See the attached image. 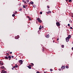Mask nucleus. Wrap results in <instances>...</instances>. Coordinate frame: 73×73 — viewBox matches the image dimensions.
I'll list each match as a JSON object with an SVG mask.
<instances>
[{"label": "nucleus", "mask_w": 73, "mask_h": 73, "mask_svg": "<svg viewBox=\"0 0 73 73\" xmlns=\"http://www.w3.org/2000/svg\"><path fill=\"white\" fill-rule=\"evenodd\" d=\"M17 38L18 39V38H19V37H17Z\"/></svg>", "instance_id": "59"}, {"label": "nucleus", "mask_w": 73, "mask_h": 73, "mask_svg": "<svg viewBox=\"0 0 73 73\" xmlns=\"http://www.w3.org/2000/svg\"><path fill=\"white\" fill-rule=\"evenodd\" d=\"M1 73H4V70H2Z\"/></svg>", "instance_id": "19"}, {"label": "nucleus", "mask_w": 73, "mask_h": 73, "mask_svg": "<svg viewBox=\"0 0 73 73\" xmlns=\"http://www.w3.org/2000/svg\"><path fill=\"white\" fill-rule=\"evenodd\" d=\"M72 43H73V42H72Z\"/></svg>", "instance_id": "61"}, {"label": "nucleus", "mask_w": 73, "mask_h": 73, "mask_svg": "<svg viewBox=\"0 0 73 73\" xmlns=\"http://www.w3.org/2000/svg\"><path fill=\"white\" fill-rule=\"evenodd\" d=\"M29 66H30V67L31 66H32V65H29Z\"/></svg>", "instance_id": "46"}, {"label": "nucleus", "mask_w": 73, "mask_h": 73, "mask_svg": "<svg viewBox=\"0 0 73 73\" xmlns=\"http://www.w3.org/2000/svg\"><path fill=\"white\" fill-rule=\"evenodd\" d=\"M25 1V0H23L22 1L23 2H24Z\"/></svg>", "instance_id": "41"}, {"label": "nucleus", "mask_w": 73, "mask_h": 73, "mask_svg": "<svg viewBox=\"0 0 73 73\" xmlns=\"http://www.w3.org/2000/svg\"><path fill=\"white\" fill-rule=\"evenodd\" d=\"M42 52H44V48L42 49Z\"/></svg>", "instance_id": "32"}, {"label": "nucleus", "mask_w": 73, "mask_h": 73, "mask_svg": "<svg viewBox=\"0 0 73 73\" xmlns=\"http://www.w3.org/2000/svg\"><path fill=\"white\" fill-rule=\"evenodd\" d=\"M42 12L41 11L40 12V15H42Z\"/></svg>", "instance_id": "25"}, {"label": "nucleus", "mask_w": 73, "mask_h": 73, "mask_svg": "<svg viewBox=\"0 0 73 73\" xmlns=\"http://www.w3.org/2000/svg\"><path fill=\"white\" fill-rule=\"evenodd\" d=\"M68 0H66V1H68Z\"/></svg>", "instance_id": "52"}, {"label": "nucleus", "mask_w": 73, "mask_h": 73, "mask_svg": "<svg viewBox=\"0 0 73 73\" xmlns=\"http://www.w3.org/2000/svg\"><path fill=\"white\" fill-rule=\"evenodd\" d=\"M19 37V36H16V37H15V38H16V37Z\"/></svg>", "instance_id": "45"}, {"label": "nucleus", "mask_w": 73, "mask_h": 73, "mask_svg": "<svg viewBox=\"0 0 73 73\" xmlns=\"http://www.w3.org/2000/svg\"><path fill=\"white\" fill-rule=\"evenodd\" d=\"M49 11V9H48Z\"/></svg>", "instance_id": "60"}, {"label": "nucleus", "mask_w": 73, "mask_h": 73, "mask_svg": "<svg viewBox=\"0 0 73 73\" xmlns=\"http://www.w3.org/2000/svg\"><path fill=\"white\" fill-rule=\"evenodd\" d=\"M72 0H69L68 1L69 2H71L72 1Z\"/></svg>", "instance_id": "26"}, {"label": "nucleus", "mask_w": 73, "mask_h": 73, "mask_svg": "<svg viewBox=\"0 0 73 73\" xmlns=\"http://www.w3.org/2000/svg\"><path fill=\"white\" fill-rule=\"evenodd\" d=\"M17 11H15V14H17Z\"/></svg>", "instance_id": "30"}, {"label": "nucleus", "mask_w": 73, "mask_h": 73, "mask_svg": "<svg viewBox=\"0 0 73 73\" xmlns=\"http://www.w3.org/2000/svg\"><path fill=\"white\" fill-rule=\"evenodd\" d=\"M11 58H14V56H12Z\"/></svg>", "instance_id": "36"}, {"label": "nucleus", "mask_w": 73, "mask_h": 73, "mask_svg": "<svg viewBox=\"0 0 73 73\" xmlns=\"http://www.w3.org/2000/svg\"><path fill=\"white\" fill-rule=\"evenodd\" d=\"M28 17V18H30L29 17V16H28V17Z\"/></svg>", "instance_id": "49"}, {"label": "nucleus", "mask_w": 73, "mask_h": 73, "mask_svg": "<svg viewBox=\"0 0 73 73\" xmlns=\"http://www.w3.org/2000/svg\"><path fill=\"white\" fill-rule=\"evenodd\" d=\"M24 3H25V4H27V2H26V1H25L24 2Z\"/></svg>", "instance_id": "42"}, {"label": "nucleus", "mask_w": 73, "mask_h": 73, "mask_svg": "<svg viewBox=\"0 0 73 73\" xmlns=\"http://www.w3.org/2000/svg\"><path fill=\"white\" fill-rule=\"evenodd\" d=\"M57 41H58V38L57 39Z\"/></svg>", "instance_id": "50"}, {"label": "nucleus", "mask_w": 73, "mask_h": 73, "mask_svg": "<svg viewBox=\"0 0 73 73\" xmlns=\"http://www.w3.org/2000/svg\"><path fill=\"white\" fill-rule=\"evenodd\" d=\"M16 68V66H14L13 67V68Z\"/></svg>", "instance_id": "37"}, {"label": "nucleus", "mask_w": 73, "mask_h": 73, "mask_svg": "<svg viewBox=\"0 0 73 73\" xmlns=\"http://www.w3.org/2000/svg\"><path fill=\"white\" fill-rule=\"evenodd\" d=\"M47 8H49V6H47Z\"/></svg>", "instance_id": "31"}, {"label": "nucleus", "mask_w": 73, "mask_h": 73, "mask_svg": "<svg viewBox=\"0 0 73 73\" xmlns=\"http://www.w3.org/2000/svg\"><path fill=\"white\" fill-rule=\"evenodd\" d=\"M41 28H44V27H43V26H42V27H41Z\"/></svg>", "instance_id": "43"}, {"label": "nucleus", "mask_w": 73, "mask_h": 73, "mask_svg": "<svg viewBox=\"0 0 73 73\" xmlns=\"http://www.w3.org/2000/svg\"><path fill=\"white\" fill-rule=\"evenodd\" d=\"M23 8H25V5H23Z\"/></svg>", "instance_id": "20"}, {"label": "nucleus", "mask_w": 73, "mask_h": 73, "mask_svg": "<svg viewBox=\"0 0 73 73\" xmlns=\"http://www.w3.org/2000/svg\"><path fill=\"white\" fill-rule=\"evenodd\" d=\"M46 13H47V14H49V12H47Z\"/></svg>", "instance_id": "39"}, {"label": "nucleus", "mask_w": 73, "mask_h": 73, "mask_svg": "<svg viewBox=\"0 0 73 73\" xmlns=\"http://www.w3.org/2000/svg\"><path fill=\"white\" fill-rule=\"evenodd\" d=\"M72 50H73V47L72 48Z\"/></svg>", "instance_id": "51"}, {"label": "nucleus", "mask_w": 73, "mask_h": 73, "mask_svg": "<svg viewBox=\"0 0 73 73\" xmlns=\"http://www.w3.org/2000/svg\"><path fill=\"white\" fill-rule=\"evenodd\" d=\"M9 60H11V58H9Z\"/></svg>", "instance_id": "55"}, {"label": "nucleus", "mask_w": 73, "mask_h": 73, "mask_svg": "<svg viewBox=\"0 0 73 73\" xmlns=\"http://www.w3.org/2000/svg\"><path fill=\"white\" fill-rule=\"evenodd\" d=\"M69 38H68V37L66 38V42H68V41H69Z\"/></svg>", "instance_id": "5"}, {"label": "nucleus", "mask_w": 73, "mask_h": 73, "mask_svg": "<svg viewBox=\"0 0 73 73\" xmlns=\"http://www.w3.org/2000/svg\"><path fill=\"white\" fill-rule=\"evenodd\" d=\"M29 0H27V3H28V2H29Z\"/></svg>", "instance_id": "29"}, {"label": "nucleus", "mask_w": 73, "mask_h": 73, "mask_svg": "<svg viewBox=\"0 0 73 73\" xmlns=\"http://www.w3.org/2000/svg\"><path fill=\"white\" fill-rule=\"evenodd\" d=\"M31 4H33V2L32 1L31 2Z\"/></svg>", "instance_id": "18"}, {"label": "nucleus", "mask_w": 73, "mask_h": 73, "mask_svg": "<svg viewBox=\"0 0 73 73\" xmlns=\"http://www.w3.org/2000/svg\"><path fill=\"white\" fill-rule=\"evenodd\" d=\"M53 42H54V40H53Z\"/></svg>", "instance_id": "53"}, {"label": "nucleus", "mask_w": 73, "mask_h": 73, "mask_svg": "<svg viewBox=\"0 0 73 73\" xmlns=\"http://www.w3.org/2000/svg\"><path fill=\"white\" fill-rule=\"evenodd\" d=\"M45 36L46 38H49V34H48L46 35Z\"/></svg>", "instance_id": "6"}, {"label": "nucleus", "mask_w": 73, "mask_h": 73, "mask_svg": "<svg viewBox=\"0 0 73 73\" xmlns=\"http://www.w3.org/2000/svg\"><path fill=\"white\" fill-rule=\"evenodd\" d=\"M66 68L67 69H68V68H69V67L68 66H66Z\"/></svg>", "instance_id": "11"}, {"label": "nucleus", "mask_w": 73, "mask_h": 73, "mask_svg": "<svg viewBox=\"0 0 73 73\" xmlns=\"http://www.w3.org/2000/svg\"><path fill=\"white\" fill-rule=\"evenodd\" d=\"M27 67H28V68L29 69H31V67H30L29 66H28Z\"/></svg>", "instance_id": "14"}, {"label": "nucleus", "mask_w": 73, "mask_h": 73, "mask_svg": "<svg viewBox=\"0 0 73 73\" xmlns=\"http://www.w3.org/2000/svg\"><path fill=\"white\" fill-rule=\"evenodd\" d=\"M12 52H10V54H12Z\"/></svg>", "instance_id": "44"}, {"label": "nucleus", "mask_w": 73, "mask_h": 73, "mask_svg": "<svg viewBox=\"0 0 73 73\" xmlns=\"http://www.w3.org/2000/svg\"><path fill=\"white\" fill-rule=\"evenodd\" d=\"M68 27H69V26H70V24H68Z\"/></svg>", "instance_id": "33"}, {"label": "nucleus", "mask_w": 73, "mask_h": 73, "mask_svg": "<svg viewBox=\"0 0 73 73\" xmlns=\"http://www.w3.org/2000/svg\"><path fill=\"white\" fill-rule=\"evenodd\" d=\"M26 7H27V5H26Z\"/></svg>", "instance_id": "58"}, {"label": "nucleus", "mask_w": 73, "mask_h": 73, "mask_svg": "<svg viewBox=\"0 0 73 73\" xmlns=\"http://www.w3.org/2000/svg\"><path fill=\"white\" fill-rule=\"evenodd\" d=\"M37 21H38L39 23H41L42 21L40 20V19L39 18H37Z\"/></svg>", "instance_id": "2"}, {"label": "nucleus", "mask_w": 73, "mask_h": 73, "mask_svg": "<svg viewBox=\"0 0 73 73\" xmlns=\"http://www.w3.org/2000/svg\"><path fill=\"white\" fill-rule=\"evenodd\" d=\"M62 47L63 48H64V45H62Z\"/></svg>", "instance_id": "17"}, {"label": "nucleus", "mask_w": 73, "mask_h": 73, "mask_svg": "<svg viewBox=\"0 0 73 73\" xmlns=\"http://www.w3.org/2000/svg\"><path fill=\"white\" fill-rule=\"evenodd\" d=\"M48 12L49 13H51L52 12L51 11H49Z\"/></svg>", "instance_id": "38"}, {"label": "nucleus", "mask_w": 73, "mask_h": 73, "mask_svg": "<svg viewBox=\"0 0 73 73\" xmlns=\"http://www.w3.org/2000/svg\"><path fill=\"white\" fill-rule=\"evenodd\" d=\"M6 54V56H9V53H7Z\"/></svg>", "instance_id": "12"}, {"label": "nucleus", "mask_w": 73, "mask_h": 73, "mask_svg": "<svg viewBox=\"0 0 73 73\" xmlns=\"http://www.w3.org/2000/svg\"><path fill=\"white\" fill-rule=\"evenodd\" d=\"M61 68L62 70H63V69H65V66L63 65L61 67Z\"/></svg>", "instance_id": "1"}, {"label": "nucleus", "mask_w": 73, "mask_h": 73, "mask_svg": "<svg viewBox=\"0 0 73 73\" xmlns=\"http://www.w3.org/2000/svg\"><path fill=\"white\" fill-rule=\"evenodd\" d=\"M40 73V72H38V71L36 72V73Z\"/></svg>", "instance_id": "35"}, {"label": "nucleus", "mask_w": 73, "mask_h": 73, "mask_svg": "<svg viewBox=\"0 0 73 73\" xmlns=\"http://www.w3.org/2000/svg\"><path fill=\"white\" fill-rule=\"evenodd\" d=\"M9 58H11V56H8Z\"/></svg>", "instance_id": "22"}, {"label": "nucleus", "mask_w": 73, "mask_h": 73, "mask_svg": "<svg viewBox=\"0 0 73 73\" xmlns=\"http://www.w3.org/2000/svg\"><path fill=\"white\" fill-rule=\"evenodd\" d=\"M22 11V9L21 8L19 10V11Z\"/></svg>", "instance_id": "24"}, {"label": "nucleus", "mask_w": 73, "mask_h": 73, "mask_svg": "<svg viewBox=\"0 0 73 73\" xmlns=\"http://www.w3.org/2000/svg\"><path fill=\"white\" fill-rule=\"evenodd\" d=\"M3 70L4 71V73H7V71H5V70Z\"/></svg>", "instance_id": "13"}, {"label": "nucleus", "mask_w": 73, "mask_h": 73, "mask_svg": "<svg viewBox=\"0 0 73 73\" xmlns=\"http://www.w3.org/2000/svg\"><path fill=\"white\" fill-rule=\"evenodd\" d=\"M40 27H41V26L40 25Z\"/></svg>", "instance_id": "56"}, {"label": "nucleus", "mask_w": 73, "mask_h": 73, "mask_svg": "<svg viewBox=\"0 0 73 73\" xmlns=\"http://www.w3.org/2000/svg\"><path fill=\"white\" fill-rule=\"evenodd\" d=\"M19 62L20 64H23V60H19Z\"/></svg>", "instance_id": "4"}, {"label": "nucleus", "mask_w": 73, "mask_h": 73, "mask_svg": "<svg viewBox=\"0 0 73 73\" xmlns=\"http://www.w3.org/2000/svg\"><path fill=\"white\" fill-rule=\"evenodd\" d=\"M39 29H40V30H41V27H39Z\"/></svg>", "instance_id": "27"}, {"label": "nucleus", "mask_w": 73, "mask_h": 73, "mask_svg": "<svg viewBox=\"0 0 73 73\" xmlns=\"http://www.w3.org/2000/svg\"><path fill=\"white\" fill-rule=\"evenodd\" d=\"M5 59H7V60H8V58L7 56H5Z\"/></svg>", "instance_id": "9"}, {"label": "nucleus", "mask_w": 73, "mask_h": 73, "mask_svg": "<svg viewBox=\"0 0 73 73\" xmlns=\"http://www.w3.org/2000/svg\"><path fill=\"white\" fill-rule=\"evenodd\" d=\"M1 68L2 69H3L4 68V66H2V67H1Z\"/></svg>", "instance_id": "10"}, {"label": "nucleus", "mask_w": 73, "mask_h": 73, "mask_svg": "<svg viewBox=\"0 0 73 73\" xmlns=\"http://www.w3.org/2000/svg\"><path fill=\"white\" fill-rule=\"evenodd\" d=\"M12 70H13V69H14V68H12Z\"/></svg>", "instance_id": "47"}, {"label": "nucleus", "mask_w": 73, "mask_h": 73, "mask_svg": "<svg viewBox=\"0 0 73 73\" xmlns=\"http://www.w3.org/2000/svg\"><path fill=\"white\" fill-rule=\"evenodd\" d=\"M33 7L34 8H36V5H33Z\"/></svg>", "instance_id": "21"}, {"label": "nucleus", "mask_w": 73, "mask_h": 73, "mask_svg": "<svg viewBox=\"0 0 73 73\" xmlns=\"http://www.w3.org/2000/svg\"><path fill=\"white\" fill-rule=\"evenodd\" d=\"M71 35H69V36H68V37H67V38H69V39H70V38H71Z\"/></svg>", "instance_id": "7"}, {"label": "nucleus", "mask_w": 73, "mask_h": 73, "mask_svg": "<svg viewBox=\"0 0 73 73\" xmlns=\"http://www.w3.org/2000/svg\"><path fill=\"white\" fill-rule=\"evenodd\" d=\"M50 71H51V72H52V71H53V70H52V69H50Z\"/></svg>", "instance_id": "23"}, {"label": "nucleus", "mask_w": 73, "mask_h": 73, "mask_svg": "<svg viewBox=\"0 0 73 73\" xmlns=\"http://www.w3.org/2000/svg\"><path fill=\"white\" fill-rule=\"evenodd\" d=\"M3 66V63L1 62V61H0V65Z\"/></svg>", "instance_id": "8"}, {"label": "nucleus", "mask_w": 73, "mask_h": 73, "mask_svg": "<svg viewBox=\"0 0 73 73\" xmlns=\"http://www.w3.org/2000/svg\"><path fill=\"white\" fill-rule=\"evenodd\" d=\"M70 28L71 29H73V28H72V27H70Z\"/></svg>", "instance_id": "34"}, {"label": "nucleus", "mask_w": 73, "mask_h": 73, "mask_svg": "<svg viewBox=\"0 0 73 73\" xmlns=\"http://www.w3.org/2000/svg\"><path fill=\"white\" fill-rule=\"evenodd\" d=\"M12 16H13V17H15V15L14 14H13L12 15Z\"/></svg>", "instance_id": "15"}, {"label": "nucleus", "mask_w": 73, "mask_h": 73, "mask_svg": "<svg viewBox=\"0 0 73 73\" xmlns=\"http://www.w3.org/2000/svg\"><path fill=\"white\" fill-rule=\"evenodd\" d=\"M58 70H59V71H60V70H61V69H59Z\"/></svg>", "instance_id": "40"}, {"label": "nucleus", "mask_w": 73, "mask_h": 73, "mask_svg": "<svg viewBox=\"0 0 73 73\" xmlns=\"http://www.w3.org/2000/svg\"><path fill=\"white\" fill-rule=\"evenodd\" d=\"M31 64L32 65H33H33H34V64H33V63H31Z\"/></svg>", "instance_id": "28"}, {"label": "nucleus", "mask_w": 73, "mask_h": 73, "mask_svg": "<svg viewBox=\"0 0 73 73\" xmlns=\"http://www.w3.org/2000/svg\"><path fill=\"white\" fill-rule=\"evenodd\" d=\"M70 23H72V21H71Z\"/></svg>", "instance_id": "54"}, {"label": "nucleus", "mask_w": 73, "mask_h": 73, "mask_svg": "<svg viewBox=\"0 0 73 73\" xmlns=\"http://www.w3.org/2000/svg\"><path fill=\"white\" fill-rule=\"evenodd\" d=\"M56 24L57 27H59L60 25V23L59 22H56Z\"/></svg>", "instance_id": "3"}, {"label": "nucleus", "mask_w": 73, "mask_h": 73, "mask_svg": "<svg viewBox=\"0 0 73 73\" xmlns=\"http://www.w3.org/2000/svg\"><path fill=\"white\" fill-rule=\"evenodd\" d=\"M16 68H17L18 67V65H17V64H15V66Z\"/></svg>", "instance_id": "16"}, {"label": "nucleus", "mask_w": 73, "mask_h": 73, "mask_svg": "<svg viewBox=\"0 0 73 73\" xmlns=\"http://www.w3.org/2000/svg\"><path fill=\"white\" fill-rule=\"evenodd\" d=\"M44 73H46V72H44Z\"/></svg>", "instance_id": "57"}, {"label": "nucleus", "mask_w": 73, "mask_h": 73, "mask_svg": "<svg viewBox=\"0 0 73 73\" xmlns=\"http://www.w3.org/2000/svg\"><path fill=\"white\" fill-rule=\"evenodd\" d=\"M29 20H31V18H29Z\"/></svg>", "instance_id": "48"}]
</instances>
